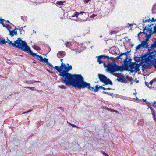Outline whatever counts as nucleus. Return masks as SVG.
<instances>
[{
  "label": "nucleus",
  "mask_w": 156,
  "mask_h": 156,
  "mask_svg": "<svg viewBox=\"0 0 156 156\" xmlns=\"http://www.w3.org/2000/svg\"><path fill=\"white\" fill-rule=\"evenodd\" d=\"M67 66L62 62L60 66L63 72L59 74V75L64 79L61 80V82L64 83L66 86H69L72 83L77 76L78 74H72L68 73L69 71L71 70L72 66L69 64H66Z\"/></svg>",
  "instance_id": "f257e3e1"
},
{
  "label": "nucleus",
  "mask_w": 156,
  "mask_h": 156,
  "mask_svg": "<svg viewBox=\"0 0 156 156\" xmlns=\"http://www.w3.org/2000/svg\"><path fill=\"white\" fill-rule=\"evenodd\" d=\"M21 19L22 20H23L24 21H27V16H21Z\"/></svg>",
  "instance_id": "c85d7f7f"
},
{
  "label": "nucleus",
  "mask_w": 156,
  "mask_h": 156,
  "mask_svg": "<svg viewBox=\"0 0 156 156\" xmlns=\"http://www.w3.org/2000/svg\"><path fill=\"white\" fill-rule=\"evenodd\" d=\"M148 27L147 28V30L148 32V31H149V33L151 34H156V24H155L154 26V31H153L152 30V28L151 27V25H149Z\"/></svg>",
  "instance_id": "6e6552de"
},
{
  "label": "nucleus",
  "mask_w": 156,
  "mask_h": 156,
  "mask_svg": "<svg viewBox=\"0 0 156 156\" xmlns=\"http://www.w3.org/2000/svg\"><path fill=\"white\" fill-rule=\"evenodd\" d=\"M151 22H155L156 21V19L155 20L154 19V17H152V20H151Z\"/></svg>",
  "instance_id": "680f3d73"
},
{
  "label": "nucleus",
  "mask_w": 156,
  "mask_h": 156,
  "mask_svg": "<svg viewBox=\"0 0 156 156\" xmlns=\"http://www.w3.org/2000/svg\"><path fill=\"white\" fill-rule=\"evenodd\" d=\"M80 14L79 12H77L76 11L74 13L73 15L71 16L74 17H78V16Z\"/></svg>",
  "instance_id": "b1692460"
},
{
  "label": "nucleus",
  "mask_w": 156,
  "mask_h": 156,
  "mask_svg": "<svg viewBox=\"0 0 156 156\" xmlns=\"http://www.w3.org/2000/svg\"><path fill=\"white\" fill-rule=\"evenodd\" d=\"M121 82L124 83H127V79H126L125 78H122Z\"/></svg>",
  "instance_id": "72a5a7b5"
},
{
  "label": "nucleus",
  "mask_w": 156,
  "mask_h": 156,
  "mask_svg": "<svg viewBox=\"0 0 156 156\" xmlns=\"http://www.w3.org/2000/svg\"><path fill=\"white\" fill-rule=\"evenodd\" d=\"M70 86H72L78 89L86 88L92 91H94V90L93 87L90 86V83L84 81V78L80 74H78Z\"/></svg>",
  "instance_id": "f03ea898"
},
{
  "label": "nucleus",
  "mask_w": 156,
  "mask_h": 156,
  "mask_svg": "<svg viewBox=\"0 0 156 156\" xmlns=\"http://www.w3.org/2000/svg\"><path fill=\"white\" fill-rule=\"evenodd\" d=\"M136 65H137V66L140 67L141 65V63H138V62H136Z\"/></svg>",
  "instance_id": "4d7b16f0"
},
{
  "label": "nucleus",
  "mask_w": 156,
  "mask_h": 156,
  "mask_svg": "<svg viewBox=\"0 0 156 156\" xmlns=\"http://www.w3.org/2000/svg\"><path fill=\"white\" fill-rule=\"evenodd\" d=\"M152 12L153 14L156 13V3L152 8Z\"/></svg>",
  "instance_id": "f3484780"
},
{
  "label": "nucleus",
  "mask_w": 156,
  "mask_h": 156,
  "mask_svg": "<svg viewBox=\"0 0 156 156\" xmlns=\"http://www.w3.org/2000/svg\"><path fill=\"white\" fill-rule=\"evenodd\" d=\"M7 43H8L9 45L17 48L23 51L27 45V43L25 41L22 40L21 38H18L17 40L14 41V43L9 40L7 37Z\"/></svg>",
  "instance_id": "7ed1b4c3"
},
{
  "label": "nucleus",
  "mask_w": 156,
  "mask_h": 156,
  "mask_svg": "<svg viewBox=\"0 0 156 156\" xmlns=\"http://www.w3.org/2000/svg\"><path fill=\"white\" fill-rule=\"evenodd\" d=\"M8 31L9 32V35H11L12 37L14 36V35H17V31L16 30H13L11 31L10 30H8Z\"/></svg>",
  "instance_id": "f8f14e48"
},
{
  "label": "nucleus",
  "mask_w": 156,
  "mask_h": 156,
  "mask_svg": "<svg viewBox=\"0 0 156 156\" xmlns=\"http://www.w3.org/2000/svg\"><path fill=\"white\" fill-rule=\"evenodd\" d=\"M66 2V1H57L56 2V4L58 5H64V3Z\"/></svg>",
  "instance_id": "a211bd4d"
},
{
  "label": "nucleus",
  "mask_w": 156,
  "mask_h": 156,
  "mask_svg": "<svg viewBox=\"0 0 156 156\" xmlns=\"http://www.w3.org/2000/svg\"><path fill=\"white\" fill-rule=\"evenodd\" d=\"M4 21H2H2L1 22V23H0V24H2L3 26V27H5V25L4 23H3V22Z\"/></svg>",
  "instance_id": "69168bd1"
},
{
  "label": "nucleus",
  "mask_w": 156,
  "mask_h": 156,
  "mask_svg": "<svg viewBox=\"0 0 156 156\" xmlns=\"http://www.w3.org/2000/svg\"><path fill=\"white\" fill-rule=\"evenodd\" d=\"M104 86V85H103V86H100L99 87H100V89H102L104 90H106V88H105L103 87V86Z\"/></svg>",
  "instance_id": "c03bdc74"
},
{
  "label": "nucleus",
  "mask_w": 156,
  "mask_h": 156,
  "mask_svg": "<svg viewBox=\"0 0 156 156\" xmlns=\"http://www.w3.org/2000/svg\"><path fill=\"white\" fill-rule=\"evenodd\" d=\"M122 78V77H118L117 78L116 80H117L119 82H121Z\"/></svg>",
  "instance_id": "79ce46f5"
},
{
  "label": "nucleus",
  "mask_w": 156,
  "mask_h": 156,
  "mask_svg": "<svg viewBox=\"0 0 156 156\" xmlns=\"http://www.w3.org/2000/svg\"><path fill=\"white\" fill-rule=\"evenodd\" d=\"M109 52L113 55H117V52L114 51H112L111 52L110 51Z\"/></svg>",
  "instance_id": "8fccbe9b"
},
{
  "label": "nucleus",
  "mask_w": 156,
  "mask_h": 156,
  "mask_svg": "<svg viewBox=\"0 0 156 156\" xmlns=\"http://www.w3.org/2000/svg\"><path fill=\"white\" fill-rule=\"evenodd\" d=\"M132 59L131 58H129V60H128V62H129V64H130V63H131V62H132Z\"/></svg>",
  "instance_id": "bf43d9fd"
},
{
  "label": "nucleus",
  "mask_w": 156,
  "mask_h": 156,
  "mask_svg": "<svg viewBox=\"0 0 156 156\" xmlns=\"http://www.w3.org/2000/svg\"><path fill=\"white\" fill-rule=\"evenodd\" d=\"M140 44L141 45L142 48H148V42H145L144 40V41H142L141 42V44Z\"/></svg>",
  "instance_id": "9d476101"
},
{
  "label": "nucleus",
  "mask_w": 156,
  "mask_h": 156,
  "mask_svg": "<svg viewBox=\"0 0 156 156\" xmlns=\"http://www.w3.org/2000/svg\"><path fill=\"white\" fill-rule=\"evenodd\" d=\"M146 63L147 66H151L152 65V64L148 60H147L146 61Z\"/></svg>",
  "instance_id": "c9c22d12"
},
{
  "label": "nucleus",
  "mask_w": 156,
  "mask_h": 156,
  "mask_svg": "<svg viewBox=\"0 0 156 156\" xmlns=\"http://www.w3.org/2000/svg\"><path fill=\"white\" fill-rule=\"evenodd\" d=\"M114 97H115L116 98H122L121 97H120V96L119 95L117 94H115V95L114 96Z\"/></svg>",
  "instance_id": "49530a36"
},
{
  "label": "nucleus",
  "mask_w": 156,
  "mask_h": 156,
  "mask_svg": "<svg viewBox=\"0 0 156 156\" xmlns=\"http://www.w3.org/2000/svg\"><path fill=\"white\" fill-rule=\"evenodd\" d=\"M152 35V34L149 33V34H148L146 35L145 37L147 38V39H149Z\"/></svg>",
  "instance_id": "e433bc0d"
},
{
  "label": "nucleus",
  "mask_w": 156,
  "mask_h": 156,
  "mask_svg": "<svg viewBox=\"0 0 156 156\" xmlns=\"http://www.w3.org/2000/svg\"><path fill=\"white\" fill-rule=\"evenodd\" d=\"M65 45L66 47L69 48L71 45V44L70 42H67L65 43Z\"/></svg>",
  "instance_id": "473e14b6"
},
{
  "label": "nucleus",
  "mask_w": 156,
  "mask_h": 156,
  "mask_svg": "<svg viewBox=\"0 0 156 156\" xmlns=\"http://www.w3.org/2000/svg\"><path fill=\"white\" fill-rule=\"evenodd\" d=\"M123 55H124V53L120 52L119 54V57H121V56H122Z\"/></svg>",
  "instance_id": "864d4df0"
},
{
  "label": "nucleus",
  "mask_w": 156,
  "mask_h": 156,
  "mask_svg": "<svg viewBox=\"0 0 156 156\" xmlns=\"http://www.w3.org/2000/svg\"><path fill=\"white\" fill-rule=\"evenodd\" d=\"M97 58V62L98 63L100 64H101L102 63H104V62L101 60V59L98 56L96 57Z\"/></svg>",
  "instance_id": "5701e85b"
},
{
  "label": "nucleus",
  "mask_w": 156,
  "mask_h": 156,
  "mask_svg": "<svg viewBox=\"0 0 156 156\" xmlns=\"http://www.w3.org/2000/svg\"><path fill=\"white\" fill-rule=\"evenodd\" d=\"M151 21V19L150 18L148 20H143V23H145L146 22H149Z\"/></svg>",
  "instance_id": "58836bf2"
},
{
  "label": "nucleus",
  "mask_w": 156,
  "mask_h": 156,
  "mask_svg": "<svg viewBox=\"0 0 156 156\" xmlns=\"http://www.w3.org/2000/svg\"><path fill=\"white\" fill-rule=\"evenodd\" d=\"M150 48L151 49L156 48V38L155 39V41L151 45Z\"/></svg>",
  "instance_id": "4be33fe9"
},
{
  "label": "nucleus",
  "mask_w": 156,
  "mask_h": 156,
  "mask_svg": "<svg viewBox=\"0 0 156 156\" xmlns=\"http://www.w3.org/2000/svg\"><path fill=\"white\" fill-rule=\"evenodd\" d=\"M155 82H156V78H154L150 81L149 83L152 85L153 83Z\"/></svg>",
  "instance_id": "2f4dec72"
},
{
  "label": "nucleus",
  "mask_w": 156,
  "mask_h": 156,
  "mask_svg": "<svg viewBox=\"0 0 156 156\" xmlns=\"http://www.w3.org/2000/svg\"><path fill=\"white\" fill-rule=\"evenodd\" d=\"M47 65H48V66L51 68H54L53 65L51 64L49 62Z\"/></svg>",
  "instance_id": "5fc2aeb1"
},
{
  "label": "nucleus",
  "mask_w": 156,
  "mask_h": 156,
  "mask_svg": "<svg viewBox=\"0 0 156 156\" xmlns=\"http://www.w3.org/2000/svg\"><path fill=\"white\" fill-rule=\"evenodd\" d=\"M42 62H43L44 63H46L47 65L49 62H48V59L46 58H43Z\"/></svg>",
  "instance_id": "6ab92c4d"
},
{
  "label": "nucleus",
  "mask_w": 156,
  "mask_h": 156,
  "mask_svg": "<svg viewBox=\"0 0 156 156\" xmlns=\"http://www.w3.org/2000/svg\"><path fill=\"white\" fill-rule=\"evenodd\" d=\"M5 27L8 30H10L12 28V27L10 25L8 24H6V25H5V27Z\"/></svg>",
  "instance_id": "a878e982"
},
{
  "label": "nucleus",
  "mask_w": 156,
  "mask_h": 156,
  "mask_svg": "<svg viewBox=\"0 0 156 156\" xmlns=\"http://www.w3.org/2000/svg\"><path fill=\"white\" fill-rule=\"evenodd\" d=\"M66 55V53L64 51H60L57 54V56L59 58H60L59 56H61L62 57H63Z\"/></svg>",
  "instance_id": "1a4fd4ad"
},
{
  "label": "nucleus",
  "mask_w": 156,
  "mask_h": 156,
  "mask_svg": "<svg viewBox=\"0 0 156 156\" xmlns=\"http://www.w3.org/2000/svg\"><path fill=\"white\" fill-rule=\"evenodd\" d=\"M139 66H137V65H136L135 66V67L134 68L135 70H133V69H130L129 70L131 72L133 73V72H134L135 73H136L137 72L139 71L140 69L139 68Z\"/></svg>",
  "instance_id": "9b49d317"
},
{
  "label": "nucleus",
  "mask_w": 156,
  "mask_h": 156,
  "mask_svg": "<svg viewBox=\"0 0 156 156\" xmlns=\"http://www.w3.org/2000/svg\"><path fill=\"white\" fill-rule=\"evenodd\" d=\"M136 65V62H131V63L129 64V67L130 69H133L135 67Z\"/></svg>",
  "instance_id": "dca6fc26"
},
{
  "label": "nucleus",
  "mask_w": 156,
  "mask_h": 156,
  "mask_svg": "<svg viewBox=\"0 0 156 156\" xmlns=\"http://www.w3.org/2000/svg\"><path fill=\"white\" fill-rule=\"evenodd\" d=\"M58 87L62 89H66V87L63 85H58Z\"/></svg>",
  "instance_id": "f704fd0d"
},
{
  "label": "nucleus",
  "mask_w": 156,
  "mask_h": 156,
  "mask_svg": "<svg viewBox=\"0 0 156 156\" xmlns=\"http://www.w3.org/2000/svg\"><path fill=\"white\" fill-rule=\"evenodd\" d=\"M127 81H128L131 82L133 80L132 77H129V79H127Z\"/></svg>",
  "instance_id": "a18cd8bd"
},
{
  "label": "nucleus",
  "mask_w": 156,
  "mask_h": 156,
  "mask_svg": "<svg viewBox=\"0 0 156 156\" xmlns=\"http://www.w3.org/2000/svg\"><path fill=\"white\" fill-rule=\"evenodd\" d=\"M98 77L99 80L104 83L105 85H113V83L111 80L108 78L106 76L102 74H98Z\"/></svg>",
  "instance_id": "20e7f679"
},
{
  "label": "nucleus",
  "mask_w": 156,
  "mask_h": 156,
  "mask_svg": "<svg viewBox=\"0 0 156 156\" xmlns=\"http://www.w3.org/2000/svg\"><path fill=\"white\" fill-rule=\"evenodd\" d=\"M7 42V41H5L4 38H0V45H2L5 44Z\"/></svg>",
  "instance_id": "2eb2a0df"
},
{
  "label": "nucleus",
  "mask_w": 156,
  "mask_h": 156,
  "mask_svg": "<svg viewBox=\"0 0 156 156\" xmlns=\"http://www.w3.org/2000/svg\"><path fill=\"white\" fill-rule=\"evenodd\" d=\"M123 61L124 63L122 64L123 66H126V68L128 69V68L129 67V64L128 61V60H126V59H124Z\"/></svg>",
  "instance_id": "4468645a"
},
{
  "label": "nucleus",
  "mask_w": 156,
  "mask_h": 156,
  "mask_svg": "<svg viewBox=\"0 0 156 156\" xmlns=\"http://www.w3.org/2000/svg\"><path fill=\"white\" fill-rule=\"evenodd\" d=\"M100 86L98 85H97L95 86V88L94 90V92H98L100 88Z\"/></svg>",
  "instance_id": "aec40b11"
},
{
  "label": "nucleus",
  "mask_w": 156,
  "mask_h": 156,
  "mask_svg": "<svg viewBox=\"0 0 156 156\" xmlns=\"http://www.w3.org/2000/svg\"><path fill=\"white\" fill-rule=\"evenodd\" d=\"M24 87L25 88H26L27 89H30L31 90H36V88L34 87Z\"/></svg>",
  "instance_id": "cd10ccee"
},
{
  "label": "nucleus",
  "mask_w": 156,
  "mask_h": 156,
  "mask_svg": "<svg viewBox=\"0 0 156 156\" xmlns=\"http://www.w3.org/2000/svg\"><path fill=\"white\" fill-rule=\"evenodd\" d=\"M117 71H120L122 72L123 71H129L128 69H127L126 68V66H123L122 64L121 66H119L117 65Z\"/></svg>",
  "instance_id": "0eeeda50"
},
{
  "label": "nucleus",
  "mask_w": 156,
  "mask_h": 156,
  "mask_svg": "<svg viewBox=\"0 0 156 156\" xmlns=\"http://www.w3.org/2000/svg\"><path fill=\"white\" fill-rule=\"evenodd\" d=\"M28 84H33V80H30L28 81Z\"/></svg>",
  "instance_id": "0e129e2a"
},
{
  "label": "nucleus",
  "mask_w": 156,
  "mask_h": 156,
  "mask_svg": "<svg viewBox=\"0 0 156 156\" xmlns=\"http://www.w3.org/2000/svg\"><path fill=\"white\" fill-rule=\"evenodd\" d=\"M33 48L34 49L38 51H40L41 50V49L40 48V47L39 46L37 45H34L33 46Z\"/></svg>",
  "instance_id": "393cba45"
},
{
  "label": "nucleus",
  "mask_w": 156,
  "mask_h": 156,
  "mask_svg": "<svg viewBox=\"0 0 156 156\" xmlns=\"http://www.w3.org/2000/svg\"><path fill=\"white\" fill-rule=\"evenodd\" d=\"M142 47L141 45L140 44H139L137 46V47L136 48L135 50L136 51H137V50L140 49Z\"/></svg>",
  "instance_id": "c756f323"
},
{
  "label": "nucleus",
  "mask_w": 156,
  "mask_h": 156,
  "mask_svg": "<svg viewBox=\"0 0 156 156\" xmlns=\"http://www.w3.org/2000/svg\"><path fill=\"white\" fill-rule=\"evenodd\" d=\"M154 67L156 69V58H154Z\"/></svg>",
  "instance_id": "a19ab883"
},
{
  "label": "nucleus",
  "mask_w": 156,
  "mask_h": 156,
  "mask_svg": "<svg viewBox=\"0 0 156 156\" xmlns=\"http://www.w3.org/2000/svg\"><path fill=\"white\" fill-rule=\"evenodd\" d=\"M54 68L55 69L57 70L58 72L59 73H62L63 72V71L62 70L60 67V66H55V67H54Z\"/></svg>",
  "instance_id": "ddd939ff"
},
{
  "label": "nucleus",
  "mask_w": 156,
  "mask_h": 156,
  "mask_svg": "<svg viewBox=\"0 0 156 156\" xmlns=\"http://www.w3.org/2000/svg\"><path fill=\"white\" fill-rule=\"evenodd\" d=\"M131 51L130 50L129 51H127L126 52L124 53V55L125 56L128 55L131 52Z\"/></svg>",
  "instance_id": "37998d69"
},
{
  "label": "nucleus",
  "mask_w": 156,
  "mask_h": 156,
  "mask_svg": "<svg viewBox=\"0 0 156 156\" xmlns=\"http://www.w3.org/2000/svg\"><path fill=\"white\" fill-rule=\"evenodd\" d=\"M4 21H2H2L1 22V23H0V24H2L3 26V27H5V25L4 23H3V22Z\"/></svg>",
  "instance_id": "338daca9"
},
{
  "label": "nucleus",
  "mask_w": 156,
  "mask_h": 156,
  "mask_svg": "<svg viewBox=\"0 0 156 156\" xmlns=\"http://www.w3.org/2000/svg\"><path fill=\"white\" fill-rule=\"evenodd\" d=\"M151 114H152L153 116L156 115V112L155 110L153 111H151Z\"/></svg>",
  "instance_id": "3c124183"
},
{
  "label": "nucleus",
  "mask_w": 156,
  "mask_h": 156,
  "mask_svg": "<svg viewBox=\"0 0 156 156\" xmlns=\"http://www.w3.org/2000/svg\"><path fill=\"white\" fill-rule=\"evenodd\" d=\"M33 109H31V110H29L28 111H27L26 112H24L23 113H22V114H25V113H28L31 111H32V110H33Z\"/></svg>",
  "instance_id": "09e8293b"
},
{
  "label": "nucleus",
  "mask_w": 156,
  "mask_h": 156,
  "mask_svg": "<svg viewBox=\"0 0 156 156\" xmlns=\"http://www.w3.org/2000/svg\"><path fill=\"white\" fill-rule=\"evenodd\" d=\"M142 101H143L144 102H145L146 103V105L148 106L151 103L148 102L147 101L146 99H143L142 100Z\"/></svg>",
  "instance_id": "7c9ffc66"
},
{
  "label": "nucleus",
  "mask_w": 156,
  "mask_h": 156,
  "mask_svg": "<svg viewBox=\"0 0 156 156\" xmlns=\"http://www.w3.org/2000/svg\"><path fill=\"white\" fill-rule=\"evenodd\" d=\"M96 16V15L93 14L91 16H90V17L91 18H94Z\"/></svg>",
  "instance_id": "13d9d810"
},
{
  "label": "nucleus",
  "mask_w": 156,
  "mask_h": 156,
  "mask_svg": "<svg viewBox=\"0 0 156 156\" xmlns=\"http://www.w3.org/2000/svg\"><path fill=\"white\" fill-rule=\"evenodd\" d=\"M102 93H104L105 94L110 95V96H112V98H113L114 96L113 95V93H111L110 94H109V93L104 91H103Z\"/></svg>",
  "instance_id": "bb28decb"
},
{
  "label": "nucleus",
  "mask_w": 156,
  "mask_h": 156,
  "mask_svg": "<svg viewBox=\"0 0 156 156\" xmlns=\"http://www.w3.org/2000/svg\"><path fill=\"white\" fill-rule=\"evenodd\" d=\"M108 58V59H111L112 61H114V60H113L114 59V58L113 57H109L108 56V58Z\"/></svg>",
  "instance_id": "603ef678"
},
{
  "label": "nucleus",
  "mask_w": 156,
  "mask_h": 156,
  "mask_svg": "<svg viewBox=\"0 0 156 156\" xmlns=\"http://www.w3.org/2000/svg\"><path fill=\"white\" fill-rule=\"evenodd\" d=\"M69 124L71 126L73 127H75V128H77V126L75 125V124H71V123H69Z\"/></svg>",
  "instance_id": "de8ad7c7"
},
{
  "label": "nucleus",
  "mask_w": 156,
  "mask_h": 156,
  "mask_svg": "<svg viewBox=\"0 0 156 156\" xmlns=\"http://www.w3.org/2000/svg\"><path fill=\"white\" fill-rule=\"evenodd\" d=\"M147 26H145V27L143 28V30L144 32L145 33V30H147Z\"/></svg>",
  "instance_id": "052dcab7"
},
{
  "label": "nucleus",
  "mask_w": 156,
  "mask_h": 156,
  "mask_svg": "<svg viewBox=\"0 0 156 156\" xmlns=\"http://www.w3.org/2000/svg\"><path fill=\"white\" fill-rule=\"evenodd\" d=\"M24 52L29 54L33 57L37 58L38 60H39L41 62H42L43 59V57L41 55H37L36 53H33L31 50L30 48L28 45L24 50Z\"/></svg>",
  "instance_id": "39448f33"
},
{
  "label": "nucleus",
  "mask_w": 156,
  "mask_h": 156,
  "mask_svg": "<svg viewBox=\"0 0 156 156\" xmlns=\"http://www.w3.org/2000/svg\"><path fill=\"white\" fill-rule=\"evenodd\" d=\"M103 66H104L105 68L107 67V65H106V64L104 62V63H103Z\"/></svg>",
  "instance_id": "774afa93"
},
{
  "label": "nucleus",
  "mask_w": 156,
  "mask_h": 156,
  "mask_svg": "<svg viewBox=\"0 0 156 156\" xmlns=\"http://www.w3.org/2000/svg\"><path fill=\"white\" fill-rule=\"evenodd\" d=\"M47 71H48V72H49L50 73H52V74H53L54 73V72H53V71H51L50 70H49V69H46Z\"/></svg>",
  "instance_id": "e2e57ef3"
},
{
  "label": "nucleus",
  "mask_w": 156,
  "mask_h": 156,
  "mask_svg": "<svg viewBox=\"0 0 156 156\" xmlns=\"http://www.w3.org/2000/svg\"><path fill=\"white\" fill-rule=\"evenodd\" d=\"M98 57H99L100 58H101V59L108 58V56H107L105 54L100 55L99 56H98Z\"/></svg>",
  "instance_id": "412c9836"
},
{
  "label": "nucleus",
  "mask_w": 156,
  "mask_h": 156,
  "mask_svg": "<svg viewBox=\"0 0 156 156\" xmlns=\"http://www.w3.org/2000/svg\"><path fill=\"white\" fill-rule=\"evenodd\" d=\"M151 104L149 105H148V108H149L151 110V112L152 111H154V110L152 107L151 106Z\"/></svg>",
  "instance_id": "ea45409f"
},
{
  "label": "nucleus",
  "mask_w": 156,
  "mask_h": 156,
  "mask_svg": "<svg viewBox=\"0 0 156 156\" xmlns=\"http://www.w3.org/2000/svg\"><path fill=\"white\" fill-rule=\"evenodd\" d=\"M117 65L114 62L111 63H108L107 64V71L111 73L117 72Z\"/></svg>",
  "instance_id": "423d86ee"
},
{
  "label": "nucleus",
  "mask_w": 156,
  "mask_h": 156,
  "mask_svg": "<svg viewBox=\"0 0 156 156\" xmlns=\"http://www.w3.org/2000/svg\"><path fill=\"white\" fill-rule=\"evenodd\" d=\"M116 31H111L110 33V34H111V35H112V34H116Z\"/></svg>",
  "instance_id": "6e6d98bb"
},
{
  "label": "nucleus",
  "mask_w": 156,
  "mask_h": 156,
  "mask_svg": "<svg viewBox=\"0 0 156 156\" xmlns=\"http://www.w3.org/2000/svg\"><path fill=\"white\" fill-rule=\"evenodd\" d=\"M18 30H20L21 34H22V31H24V33L25 32V30L23 29V28L22 27H20V28H19Z\"/></svg>",
  "instance_id": "4c0bfd02"
}]
</instances>
